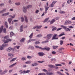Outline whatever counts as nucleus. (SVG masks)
I'll list each match as a JSON object with an SVG mask.
<instances>
[{
	"label": "nucleus",
	"instance_id": "nucleus-1",
	"mask_svg": "<svg viewBox=\"0 0 75 75\" xmlns=\"http://www.w3.org/2000/svg\"><path fill=\"white\" fill-rule=\"evenodd\" d=\"M33 6L31 5H28L27 7H24L23 8V10L24 13H26L27 12V9L28 8H30L31 7H32Z\"/></svg>",
	"mask_w": 75,
	"mask_h": 75
},
{
	"label": "nucleus",
	"instance_id": "nucleus-2",
	"mask_svg": "<svg viewBox=\"0 0 75 75\" xmlns=\"http://www.w3.org/2000/svg\"><path fill=\"white\" fill-rule=\"evenodd\" d=\"M8 45V44H3L2 46L0 47V50H4V47H6V46H7Z\"/></svg>",
	"mask_w": 75,
	"mask_h": 75
},
{
	"label": "nucleus",
	"instance_id": "nucleus-3",
	"mask_svg": "<svg viewBox=\"0 0 75 75\" xmlns=\"http://www.w3.org/2000/svg\"><path fill=\"white\" fill-rule=\"evenodd\" d=\"M42 71L44 72H45L46 73V74H47V75H52L53 74L52 73H49L48 72V71L46 70L45 69H43Z\"/></svg>",
	"mask_w": 75,
	"mask_h": 75
},
{
	"label": "nucleus",
	"instance_id": "nucleus-4",
	"mask_svg": "<svg viewBox=\"0 0 75 75\" xmlns=\"http://www.w3.org/2000/svg\"><path fill=\"white\" fill-rule=\"evenodd\" d=\"M57 34H54V36H53L52 40H58V38H56L57 36Z\"/></svg>",
	"mask_w": 75,
	"mask_h": 75
},
{
	"label": "nucleus",
	"instance_id": "nucleus-5",
	"mask_svg": "<svg viewBox=\"0 0 75 75\" xmlns=\"http://www.w3.org/2000/svg\"><path fill=\"white\" fill-rule=\"evenodd\" d=\"M52 36V34H49L47 35V40H50V38H51Z\"/></svg>",
	"mask_w": 75,
	"mask_h": 75
},
{
	"label": "nucleus",
	"instance_id": "nucleus-6",
	"mask_svg": "<svg viewBox=\"0 0 75 75\" xmlns=\"http://www.w3.org/2000/svg\"><path fill=\"white\" fill-rule=\"evenodd\" d=\"M57 2V1H53L51 4L50 5V7H54V5L55 4V3H56Z\"/></svg>",
	"mask_w": 75,
	"mask_h": 75
},
{
	"label": "nucleus",
	"instance_id": "nucleus-7",
	"mask_svg": "<svg viewBox=\"0 0 75 75\" xmlns=\"http://www.w3.org/2000/svg\"><path fill=\"white\" fill-rule=\"evenodd\" d=\"M62 50H64V48L62 47L59 48L57 51L58 52H59V53H62Z\"/></svg>",
	"mask_w": 75,
	"mask_h": 75
},
{
	"label": "nucleus",
	"instance_id": "nucleus-8",
	"mask_svg": "<svg viewBox=\"0 0 75 75\" xmlns=\"http://www.w3.org/2000/svg\"><path fill=\"white\" fill-rule=\"evenodd\" d=\"M42 25H40L39 26H35L33 28V29H35V28H37V29H40V28H41V27H42Z\"/></svg>",
	"mask_w": 75,
	"mask_h": 75
},
{
	"label": "nucleus",
	"instance_id": "nucleus-9",
	"mask_svg": "<svg viewBox=\"0 0 75 75\" xmlns=\"http://www.w3.org/2000/svg\"><path fill=\"white\" fill-rule=\"evenodd\" d=\"M11 41V39H7L6 40H4V43H7V42H8L9 41Z\"/></svg>",
	"mask_w": 75,
	"mask_h": 75
},
{
	"label": "nucleus",
	"instance_id": "nucleus-10",
	"mask_svg": "<svg viewBox=\"0 0 75 75\" xmlns=\"http://www.w3.org/2000/svg\"><path fill=\"white\" fill-rule=\"evenodd\" d=\"M38 54L39 56H40L45 55V54L43 52H39L38 53Z\"/></svg>",
	"mask_w": 75,
	"mask_h": 75
},
{
	"label": "nucleus",
	"instance_id": "nucleus-11",
	"mask_svg": "<svg viewBox=\"0 0 75 75\" xmlns=\"http://www.w3.org/2000/svg\"><path fill=\"white\" fill-rule=\"evenodd\" d=\"M55 21V18H54L50 21V24H53Z\"/></svg>",
	"mask_w": 75,
	"mask_h": 75
},
{
	"label": "nucleus",
	"instance_id": "nucleus-12",
	"mask_svg": "<svg viewBox=\"0 0 75 75\" xmlns=\"http://www.w3.org/2000/svg\"><path fill=\"white\" fill-rule=\"evenodd\" d=\"M45 14H46V13H47V11H48V8H49V7H47V6H45Z\"/></svg>",
	"mask_w": 75,
	"mask_h": 75
},
{
	"label": "nucleus",
	"instance_id": "nucleus-13",
	"mask_svg": "<svg viewBox=\"0 0 75 75\" xmlns=\"http://www.w3.org/2000/svg\"><path fill=\"white\" fill-rule=\"evenodd\" d=\"M6 50L8 52H10L12 50V48L11 47H9Z\"/></svg>",
	"mask_w": 75,
	"mask_h": 75
},
{
	"label": "nucleus",
	"instance_id": "nucleus-14",
	"mask_svg": "<svg viewBox=\"0 0 75 75\" xmlns=\"http://www.w3.org/2000/svg\"><path fill=\"white\" fill-rule=\"evenodd\" d=\"M65 23H67V24H71L72 22L69 20H67L65 21Z\"/></svg>",
	"mask_w": 75,
	"mask_h": 75
},
{
	"label": "nucleus",
	"instance_id": "nucleus-15",
	"mask_svg": "<svg viewBox=\"0 0 75 75\" xmlns=\"http://www.w3.org/2000/svg\"><path fill=\"white\" fill-rule=\"evenodd\" d=\"M50 49L49 47H47V48H42V50H47V51H49Z\"/></svg>",
	"mask_w": 75,
	"mask_h": 75
},
{
	"label": "nucleus",
	"instance_id": "nucleus-16",
	"mask_svg": "<svg viewBox=\"0 0 75 75\" xmlns=\"http://www.w3.org/2000/svg\"><path fill=\"white\" fill-rule=\"evenodd\" d=\"M9 14H10L9 12H8L7 13L3 14L2 15V16H8Z\"/></svg>",
	"mask_w": 75,
	"mask_h": 75
},
{
	"label": "nucleus",
	"instance_id": "nucleus-17",
	"mask_svg": "<svg viewBox=\"0 0 75 75\" xmlns=\"http://www.w3.org/2000/svg\"><path fill=\"white\" fill-rule=\"evenodd\" d=\"M20 31V32H23V25L21 26Z\"/></svg>",
	"mask_w": 75,
	"mask_h": 75
},
{
	"label": "nucleus",
	"instance_id": "nucleus-18",
	"mask_svg": "<svg viewBox=\"0 0 75 75\" xmlns=\"http://www.w3.org/2000/svg\"><path fill=\"white\" fill-rule=\"evenodd\" d=\"M48 66L49 67H50V68H54L55 67V66L49 64L48 65Z\"/></svg>",
	"mask_w": 75,
	"mask_h": 75
},
{
	"label": "nucleus",
	"instance_id": "nucleus-19",
	"mask_svg": "<svg viewBox=\"0 0 75 75\" xmlns=\"http://www.w3.org/2000/svg\"><path fill=\"white\" fill-rule=\"evenodd\" d=\"M38 65V64L37 63H34L32 65V67H34L35 66H37Z\"/></svg>",
	"mask_w": 75,
	"mask_h": 75
},
{
	"label": "nucleus",
	"instance_id": "nucleus-20",
	"mask_svg": "<svg viewBox=\"0 0 75 75\" xmlns=\"http://www.w3.org/2000/svg\"><path fill=\"white\" fill-rule=\"evenodd\" d=\"M25 18V21L26 22V23H28V19H27V17L26 16H24Z\"/></svg>",
	"mask_w": 75,
	"mask_h": 75
},
{
	"label": "nucleus",
	"instance_id": "nucleus-21",
	"mask_svg": "<svg viewBox=\"0 0 75 75\" xmlns=\"http://www.w3.org/2000/svg\"><path fill=\"white\" fill-rule=\"evenodd\" d=\"M32 62L31 61H27V62H25V64H30Z\"/></svg>",
	"mask_w": 75,
	"mask_h": 75
},
{
	"label": "nucleus",
	"instance_id": "nucleus-22",
	"mask_svg": "<svg viewBox=\"0 0 75 75\" xmlns=\"http://www.w3.org/2000/svg\"><path fill=\"white\" fill-rule=\"evenodd\" d=\"M33 36V33H32L29 36L30 39H31Z\"/></svg>",
	"mask_w": 75,
	"mask_h": 75
},
{
	"label": "nucleus",
	"instance_id": "nucleus-23",
	"mask_svg": "<svg viewBox=\"0 0 75 75\" xmlns=\"http://www.w3.org/2000/svg\"><path fill=\"white\" fill-rule=\"evenodd\" d=\"M61 27H63V28H64V30H66V29H67V26H65L63 25H61Z\"/></svg>",
	"mask_w": 75,
	"mask_h": 75
},
{
	"label": "nucleus",
	"instance_id": "nucleus-24",
	"mask_svg": "<svg viewBox=\"0 0 75 75\" xmlns=\"http://www.w3.org/2000/svg\"><path fill=\"white\" fill-rule=\"evenodd\" d=\"M3 29V26H2L0 28V33H1L2 32V30Z\"/></svg>",
	"mask_w": 75,
	"mask_h": 75
},
{
	"label": "nucleus",
	"instance_id": "nucleus-25",
	"mask_svg": "<svg viewBox=\"0 0 75 75\" xmlns=\"http://www.w3.org/2000/svg\"><path fill=\"white\" fill-rule=\"evenodd\" d=\"M25 41V38H22L20 41V42H23Z\"/></svg>",
	"mask_w": 75,
	"mask_h": 75
},
{
	"label": "nucleus",
	"instance_id": "nucleus-26",
	"mask_svg": "<svg viewBox=\"0 0 75 75\" xmlns=\"http://www.w3.org/2000/svg\"><path fill=\"white\" fill-rule=\"evenodd\" d=\"M17 58L16 57L13 59L12 60H11L10 62H13V61H15L16 60Z\"/></svg>",
	"mask_w": 75,
	"mask_h": 75
},
{
	"label": "nucleus",
	"instance_id": "nucleus-27",
	"mask_svg": "<svg viewBox=\"0 0 75 75\" xmlns=\"http://www.w3.org/2000/svg\"><path fill=\"white\" fill-rule=\"evenodd\" d=\"M59 13L60 14H63V13H65V12L62 11H60L59 12Z\"/></svg>",
	"mask_w": 75,
	"mask_h": 75
},
{
	"label": "nucleus",
	"instance_id": "nucleus-28",
	"mask_svg": "<svg viewBox=\"0 0 75 75\" xmlns=\"http://www.w3.org/2000/svg\"><path fill=\"white\" fill-rule=\"evenodd\" d=\"M8 21L9 23H11V21H12V19L11 18H9L8 19Z\"/></svg>",
	"mask_w": 75,
	"mask_h": 75
},
{
	"label": "nucleus",
	"instance_id": "nucleus-29",
	"mask_svg": "<svg viewBox=\"0 0 75 75\" xmlns=\"http://www.w3.org/2000/svg\"><path fill=\"white\" fill-rule=\"evenodd\" d=\"M16 64H17V63H15V64L10 66L9 68H12V67H14L16 65Z\"/></svg>",
	"mask_w": 75,
	"mask_h": 75
},
{
	"label": "nucleus",
	"instance_id": "nucleus-30",
	"mask_svg": "<svg viewBox=\"0 0 75 75\" xmlns=\"http://www.w3.org/2000/svg\"><path fill=\"white\" fill-rule=\"evenodd\" d=\"M3 32L4 33H7V31H6V28H4L3 30Z\"/></svg>",
	"mask_w": 75,
	"mask_h": 75
},
{
	"label": "nucleus",
	"instance_id": "nucleus-31",
	"mask_svg": "<svg viewBox=\"0 0 75 75\" xmlns=\"http://www.w3.org/2000/svg\"><path fill=\"white\" fill-rule=\"evenodd\" d=\"M35 47L37 48H39L40 50H42V48L41 47H39L38 46H35Z\"/></svg>",
	"mask_w": 75,
	"mask_h": 75
},
{
	"label": "nucleus",
	"instance_id": "nucleus-32",
	"mask_svg": "<svg viewBox=\"0 0 75 75\" xmlns=\"http://www.w3.org/2000/svg\"><path fill=\"white\" fill-rule=\"evenodd\" d=\"M58 47V46H53V49H57V48Z\"/></svg>",
	"mask_w": 75,
	"mask_h": 75
},
{
	"label": "nucleus",
	"instance_id": "nucleus-33",
	"mask_svg": "<svg viewBox=\"0 0 75 75\" xmlns=\"http://www.w3.org/2000/svg\"><path fill=\"white\" fill-rule=\"evenodd\" d=\"M49 18H46L45 20L44 21V23H46V22H47L48 20H49Z\"/></svg>",
	"mask_w": 75,
	"mask_h": 75
},
{
	"label": "nucleus",
	"instance_id": "nucleus-34",
	"mask_svg": "<svg viewBox=\"0 0 75 75\" xmlns=\"http://www.w3.org/2000/svg\"><path fill=\"white\" fill-rule=\"evenodd\" d=\"M14 35V33L12 32H11L10 34V37H13Z\"/></svg>",
	"mask_w": 75,
	"mask_h": 75
},
{
	"label": "nucleus",
	"instance_id": "nucleus-35",
	"mask_svg": "<svg viewBox=\"0 0 75 75\" xmlns=\"http://www.w3.org/2000/svg\"><path fill=\"white\" fill-rule=\"evenodd\" d=\"M29 48H31V50H34V47L33 46H29Z\"/></svg>",
	"mask_w": 75,
	"mask_h": 75
},
{
	"label": "nucleus",
	"instance_id": "nucleus-36",
	"mask_svg": "<svg viewBox=\"0 0 75 75\" xmlns=\"http://www.w3.org/2000/svg\"><path fill=\"white\" fill-rule=\"evenodd\" d=\"M8 55L9 57H13V54L10 53H8Z\"/></svg>",
	"mask_w": 75,
	"mask_h": 75
},
{
	"label": "nucleus",
	"instance_id": "nucleus-37",
	"mask_svg": "<svg viewBox=\"0 0 75 75\" xmlns=\"http://www.w3.org/2000/svg\"><path fill=\"white\" fill-rule=\"evenodd\" d=\"M5 24L6 25V28H8V25H7V22L6 21L5 22Z\"/></svg>",
	"mask_w": 75,
	"mask_h": 75
},
{
	"label": "nucleus",
	"instance_id": "nucleus-38",
	"mask_svg": "<svg viewBox=\"0 0 75 75\" xmlns=\"http://www.w3.org/2000/svg\"><path fill=\"white\" fill-rule=\"evenodd\" d=\"M65 31H71V29L68 28H66Z\"/></svg>",
	"mask_w": 75,
	"mask_h": 75
},
{
	"label": "nucleus",
	"instance_id": "nucleus-39",
	"mask_svg": "<svg viewBox=\"0 0 75 75\" xmlns=\"http://www.w3.org/2000/svg\"><path fill=\"white\" fill-rule=\"evenodd\" d=\"M6 9H4L2 11H0V13H4V12L5 11H6Z\"/></svg>",
	"mask_w": 75,
	"mask_h": 75
},
{
	"label": "nucleus",
	"instance_id": "nucleus-40",
	"mask_svg": "<svg viewBox=\"0 0 75 75\" xmlns=\"http://www.w3.org/2000/svg\"><path fill=\"white\" fill-rule=\"evenodd\" d=\"M7 70H5L3 72L2 74H6V73H7Z\"/></svg>",
	"mask_w": 75,
	"mask_h": 75
},
{
	"label": "nucleus",
	"instance_id": "nucleus-41",
	"mask_svg": "<svg viewBox=\"0 0 75 75\" xmlns=\"http://www.w3.org/2000/svg\"><path fill=\"white\" fill-rule=\"evenodd\" d=\"M71 2H72V0H68L67 1V3L68 4H69Z\"/></svg>",
	"mask_w": 75,
	"mask_h": 75
},
{
	"label": "nucleus",
	"instance_id": "nucleus-42",
	"mask_svg": "<svg viewBox=\"0 0 75 75\" xmlns=\"http://www.w3.org/2000/svg\"><path fill=\"white\" fill-rule=\"evenodd\" d=\"M57 74H59V75H62V74L61 73L60 71H57Z\"/></svg>",
	"mask_w": 75,
	"mask_h": 75
},
{
	"label": "nucleus",
	"instance_id": "nucleus-43",
	"mask_svg": "<svg viewBox=\"0 0 75 75\" xmlns=\"http://www.w3.org/2000/svg\"><path fill=\"white\" fill-rule=\"evenodd\" d=\"M10 16L11 18H14L15 17V15H14L13 16L12 15H10Z\"/></svg>",
	"mask_w": 75,
	"mask_h": 75
},
{
	"label": "nucleus",
	"instance_id": "nucleus-44",
	"mask_svg": "<svg viewBox=\"0 0 75 75\" xmlns=\"http://www.w3.org/2000/svg\"><path fill=\"white\" fill-rule=\"evenodd\" d=\"M57 30V28L54 27V28H53L52 30V31H55V30Z\"/></svg>",
	"mask_w": 75,
	"mask_h": 75
},
{
	"label": "nucleus",
	"instance_id": "nucleus-45",
	"mask_svg": "<svg viewBox=\"0 0 75 75\" xmlns=\"http://www.w3.org/2000/svg\"><path fill=\"white\" fill-rule=\"evenodd\" d=\"M25 74H26L27 73H29V72H30V70H28L26 71H25Z\"/></svg>",
	"mask_w": 75,
	"mask_h": 75
},
{
	"label": "nucleus",
	"instance_id": "nucleus-46",
	"mask_svg": "<svg viewBox=\"0 0 75 75\" xmlns=\"http://www.w3.org/2000/svg\"><path fill=\"white\" fill-rule=\"evenodd\" d=\"M15 4H16V6H19V5H20V2L16 3Z\"/></svg>",
	"mask_w": 75,
	"mask_h": 75
},
{
	"label": "nucleus",
	"instance_id": "nucleus-47",
	"mask_svg": "<svg viewBox=\"0 0 75 75\" xmlns=\"http://www.w3.org/2000/svg\"><path fill=\"white\" fill-rule=\"evenodd\" d=\"M48 41H49L48 40H47V41H44L42 42V44H44V43H45V42H48Z\"/></svg>",
	"mask_w": 75,
	"mask_h": 75
},
{
	"label": "nucleus",
	"instance_id": "nucleus-48",
	"mask_svg": "<svg viewBox=\"0 0 75 75\" xmlns=\"http://www.w3.org/2000/svg\"><path fill=\"white\" fill-rule=\"evenodd\" d=\"M21 22H24V17H22L21 18Z\"/></svg>",
	"mask_w": 75,
	"mask_h": 75
},
{
	"label": "nucleus",
	"instance_id": "nucleus-49",
	"mask_svg": "<svg viewBox=\"0 0 75 75\" xmlns=\"http://www.w3.org/2000/svg\"><path fill=\"white\" fill-rule=\"evenodd\" d=\"M45 74L44 73H39L38 74V75H45Z\"/></svg>",
	"mask_w": 75,
	"mask_h": 75
},
{
	"label": "nucleus",
	"instance_id": "nucleus-50",
	"mask_svg": "<svg viewBox=\"0 0 75 75\" xmlns=\"http://www.w3.org/2000/svg\"><path fill=\"white\" fill-rule=\"evenodd\" d=\"M60 45H62V44H63V42H64V41H63V40H61L60 41Z\"/></svg>",
	"mask_w": 75,
	"mask_h": 75
},
{
	"label": "nucleus",
	"instance_id": "nucleus-51",
	"mask_svg": "<svg viewBox=\"0 0 75 75\" xmlns=\"http://www.w3.org/2000/svg\"><path fill=\"white\" fill-rule=\"evenodd\" d=\"M21 59L22 61H24V60H25L26 58L25 57H23L21 58Z\"/></svg>",
	"mask_w": 75,
	"mask_h": 75
},
{
	"label": "nucleus",
	"instance_id": "nucleus-52",
	"mask_svg": "<svg viewBox=\"0 0 75 75\" xmlns=\"http://www.w3.org/2000/svg\"><path fill=\"white\" fill-rule=\"evenodd\" d=\"M9 37V36L7 35V36H5L4 37V38L5 39H7V38H8Z\"/></svg>",
	"mask_w": 75,
	"mask_h": 75
},
{
	"label": "nucleus",
	"instance_id": "nucleus-53",
	"mask_svg": "<svg viewBox=\"0 0 75 75\" xmlns=\"http://www.w3.org/2000/svg\"><path fill=\"white\" fill-rule=\"evenodd\" d=\"M40 42L39 41H37L35 42V44H40Z\"/></svg>",
	"mask_w": 75,
	"mask_h": 75
},
{
	"label": "nucleus",
	"instance_id": "nucleus-54",
	"mask_svg": "<svg viewBox=\"0 0 75 75\" xmlns=\"http://www.w3.org/2000/svg\"><path fill=\"white\" fill-rule=\"evenodd\" d=\"M8 3L9 4H11V3H12V2H11V0H9Z\"/></svg>",
	"mask_w": 75,
	"mask_h": 75
},
{
	"label": "nucleus",
	"instance_id": "nucleus-55",
	"mask_svg": "<svg viewBox=\"0 0 75 75\" xmlns=\"http://www.w3.org/2000/svg\"><path fill=\"white\" fill-rule=\"evenodd\" d=\"M45 61H38V62L39 63H42V62H45Z\"/></svg>",
	"mask_w": 75,
	"mask_h": 75
},
{
	"label": "nucleus",
	"instance_id": "nucleus-56",
	"mask_svg": "<svg viewBox=\"0 0 75 75\" xmlns=\"http://www.w3.org/2000/svg\"><path fill=\"white\" fill-rule=\"evenodd\" d=\"M42 35H37V37H41Z\"/></svg>",
	"mask_w": 75,
	"mask_h": 75
},
{
	"label": "nucleus",
	"instance_id": "nucleus-57",
	"mask_svg": "<svg viewBox=\"0 0 75 75\" xmlns=\"http://www.w3.org/2000/svg\"><path fill=\"white\" fill-rule=\"evenodd\" d=\"M55 65H56V66H60V67H61V66H62L61 64H55Z\"/></svg>",
	"mask_w": 75,
	"mask_h": 75
},
{
	"label": "nucleus",
	"instance_id": "nucleus-58",
	"mask_svg": "<svg viewBox=\"0 0 75 75\" xmlns=\"http://www.w3.org/2000/svg\"><path fill=\"white\" fill-rule=\"evenodd\" d=\"M27 58H28V59H30L32 57H31L30 56H28L27 57Z\"/></svg>",
	"mask_w": 75,
	"mask_h": 75
},
{
	"label": "nucleus",
	"instance_id": "nucleus-59",
	"mask_svg": "<svg viewBox=\"0 0 75 75\" xmlns=\"http://www.w3.org/2000/svg\"><path fill=\"white\" fill-rule=\"evenodd\" d=\"M64 35V34H61L60 35H59L58 36L59 37H61V36H62V35Z\"/></svg>",
	"mask_w": 75,
	"mask_h": 75
},
{
	"label": "nucleus",
	"instance_id": "nucleus-60",
	"mask_svg": "<svg viewBox=\"0 0 75 75\" xmlns=\"http://www.w3.org/2000/svg\"><path fill=\"white\" fill-rule=\"evenodd\" d=\"M68 27L69 28H74V26H68Z\"/></svg>",
	"mask_w": 75,
	"mask_h": 75
},
{
	"label": "nucleus",
	"instance_id": "nucleus-61",
	"mask_svg": "<svg viewBox=\"0 0 75 75\" xmlns=\"http://www.w3.org/2000/svg\"><path fill=\"white\" fill-rule=\"evenodd\" d=\"M52 54H56V52L55 51H53L52 52Z\"/></svg>",
	"mask_w": 75,
	"mask_h": 75
},
{
	"label": "nucleus",
	"instance_id": "nucleus-62",
	"mask_svg": "<svg viewBox=\"0 0 75 75\" xmlns=\"http://www.w3.org/2000/svg\"><path fill=\"white\" fill-rule=\"evenodd\" d=\"M51 61H55V59H51Z\"/></svg>",
	"mask_w": 75,
	"mask_h": 75
},
{
	"label": "nucleus",
	"instance_id": "nucleus-63",
	"mask_svg": "<svg viewBox=\"0 0 75 75\" xmlns=\"http://www.w3.org/2000/svg\"><path fill=\"white\" fill-rule=\"evenodd\" d=\"M31 41H32L31 39H30L28 41V42L29 43V42H30Z\"/></svg>",
	"mask_w": 75,
	"mask_h": 75
},
{
	"label": "nucleus",
	"instance_id": "nucleus-64",
	"mask_svg": "<svg viewBox=\"0 0 75 75\" xmlns=\"http://www.w3.org/2000/svg\"><path fill=\"white\" fill-rule=\"evenodd\" d=\"M38 12H39V10H37L35 12V13H36V14H37L38 13Z\"/></svg>",
	"mask_w": 75,
	"mask_h": 75
}]
</instances>
